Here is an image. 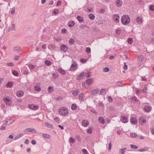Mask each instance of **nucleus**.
Masks as SVG:
<instances>
[{
  "mask_svg": "<svg viewBox=\"0 0 154 154\" xmlns=\"http://www.w3.org/2000/svg\"><path fill=\"white\" fill-rule=\"evenodd\" d=\"M130 19L128 15H123L121 19V22L122 24L126 25L130 22Z\"/></svg>",
  "mask_w": 154,
  "mask_h": 154,
  "instance_id": "nucleus-1",
  "label": "nucleus"
},
{
  "mask_svg": "<svg viewBox=\"0 0 154 154\" xmlns=\"http://www.w3.org/2000/svg\"><path fill=\"white\" fill-rule=\"evenodd\" d=\"M58 111L60 114L63 116L67 115L69 112L68 109L65 107L61 108L59 109Z\"/></svg>",
  "mask_w": 154,
  "mask_h": 154,
  "instance_id": "nucleus-2",
  "label": "nucleus"
},
{
  "mask_svg": "<svg viewBox=\"0 0 154 154\" xmlns=\"http://www.w3.org/2000/svg\"><path fill=\"white\" fill-rule=\"evenodd\" d=\"M3 101L7 104L10 106L11 103V99L9 97H6L3 98Z\"/></svg>",
  "mask_w": 154,
  "mask_h": 154,
  "instance_id": "nucleus-3",
  "label": "nucleus"
},
{
  "mask_svg": "<svg viewBox=\"0 0 154 154\" xmlns=\"http://www.w3.org/2000/svg\"><path fill=\"white\" fill-rule=\"evenodd\" d=\"M78 67V65L76 62L73 61L72 62L71 67L70 68V71H75L76 70Z\"/></svg>",
  "mask_w": 154,
  "mask_h": 154,
  "instance_id": "nucleus-4",
  "label": "nucleus"
},
{
  "mask_svg": "<svg viewBox=\"0 0 154 154\" xmlns=\"http://www.w3.org/2000/svg\"><path fill=\"white\" fill-rule=\"evenodd\" d=\"M146 120L144 117H140L139 120V122L141 125H143L146 123Z\"/></svg>",
  "mask_w": 154,
  "mask_h": 154,
  "instance_id": "nucleus-5",
  "label": "nucleus"
},
{
  "mask_svg": "<svg viewBox=\"0 0 154 154\" xmlns=\"http://www.w3.org/2000/svg\"><path fill=\"white\" fill-rule=\"evenodd\" d=\"M113 21L116 23H118L119 22V17L117 15H114L113 17Z\"/></svg>",
  "mask_w": 154,
  "mask_h": 154,
  "instance_id": "nucleus-6",
  "label": "nucleus"
},
{
  "mask_svg": "<svg viewBox=\"0 0 154 154\" xmlns=\"http://www.w3.org/2000/svg\"><path fill=\"white\" fill-rule=\"evenodd\" d=\"M28 107L31 109L33 110H36L39 108V107L38 105L33 104H29Z\"/></svg>",
  "mask_w": 154,
  "mask_h": 154,
  "instance_id": "nucleus-7",
  "label": "nucleus"
},
{
  "mask_svg": "<svg viewBox=\"0 0 154 154\" xmlns=\"http://www.w3.org/2000/svg\"><path fill=\"white\" fill-rule=\"evenodd\" d=\"M136 21L138 24H142L143 22L142 17L141 16L138 17L136 18Z\"/></svg>",
  "mask_w": 154,
  "mask_h": 154,
  "instance_id": "nucleus-8",
  "label": "nucleus"
},
{
  "mask_svg": "<svg viewBox=\"0 0 154 154\" xmlns=\"http://www.w3.org/2000/svg\"><path fill=\"white\" fill-rule=\"evenodd\" d=\"M60 48L61 50L64 52L67 51L68 49V47L66 45L63 44H62L60 45Z\"/></svg>",
  "mask_w": 154,
  "mask_h": 154,
  "instance_id": "nucleus-9",
  "label": "nucleus"
},
{
  "mask_svg": "<svg viewBox=\"0 0 154 154\" xmlns=\"http://www.w3.org/2000/svg\"><path fill=\"white\" fill-rule=\"evenodd\" d=\"M121 121L122 122L126 123L128 122V119L127 117L125 116H123L121 117Z\"/></svg>",
  "mask_w": 154,
  "mask_h": 154,
  "instance_id": "nucleus-10",
  "label": "nucleus"
},
{
  "mask_svg": "<svg viewBox=\"0 0 154 154\" xmlns=\"http://www.w3.org/2000/svg\"><path fill=\"white\" fill-rule=\"evenodd\" d=\"M25 132H32L33 133L36 134L37 133V131L34 129L32 128H27L25 130Z\"/></svg>",
  "mask_w": 154,
  "mask_h": 154,
  "instance_id": "nucleus-11",
  "label": "nucleus"
},
{
  "mask_svg": "<svg viewBox=\"0 0 154 154\" xmlns=\"http://www.w3.org/2000/svg\"><path fill=\"white\" fill-rule=\"evenodd\" d=\"M82 124L83 126L87 127L89 125V122L86 120H84L82 121Z\"/></svg>",
  "mask_w": 154,
  "mask_h": 154,
  "instance_id": "nucleus-12",
  "label": "nucleus"
},
{
  "mask_svg": "<svg viewBox=\"0 0 154 154\" xmlns=\"http://www.w3.org/2000/svg\"><path fill=\"white\" fill-rule=\"evenodd\" d=\"M144 110L146 112H149L151 110V107L149 106H145L144 107Z\"/></svg>",
  "mask_w": 154,
  "mask_h": 154,
  "instance_id": "nucleus-13",
  "label": "nucleus"
},
{
  "mask_svg": "<svg viewBox=\"0 0 154 154\" xmlns=\"http://www.w3.org/2000/svg\"><path fill=\"white\" fill-rule=\"evenodd\" d=\"M17 96L19 97H21L24 94L23 92L22 91H19L17 93Z\"/></svg>",
  "mask_w": 154,
  "mask_h": 154,
  "instance_id": "nucleus-14",
  "label": "nucleus"
},
{
  "mask_svg": "<svg viewBox=\"0 0 154 154\" xmlns=\"http://www.w3.org/2000/svg\"><path fill=\"white\" fill-rule=\"evenodd\" d=\"M131 122L132 124H135L137 123V120L135 117H132L131 119Z\"/></svg>",
  "mask_w": 154,
  "mask_h": 154,
  "instance_id": "nucleus-15",
  "label": "nucleus"
},
{
  "mask_svg": "<svg viewBox=\"0 0 154 154\" xmlns=\"http://www.w3.org/2000/svg\"><path fill=\"white\" fill-rule=\"evenodd\" d=\"M58 71L60 73L63 75H65L66 73V71L62 68H59Z\"/></svg>",
  "mask_w": 154,
  "mask_h": 154,
  "instance_id": "nucleus-16",
  "label": "nucleus"
},
{
  "mask_svg": "<svg viewBox=\"0 0 154 154\" xmlns=\"http://www.w3.org/2000/svg\"><path fill=\"white\" fill-rule=\"evenodd\" d=\"M79 90H73L71 91L72 94L74 96H77L78 94L79 93Z\"/></svg>",
  "mask_w": 154,
  "mask_h": 154,
  "instance_id": "nucleus-17",
  "label": "nucleus"
},
{
  "mask_svg": "<svg viewBox=\"0 0 154 154\" xmlns=\"http://www.w3.org/2000/svg\"><path fill=\"white\" fill-rule=\"evenodd\" d=\"M122 4V2L120 0H117L116 1V4L117 7L121 6Z\"/></svg>",
  "mask_w": 154,
  "mask_h": 154,
  "instance_id": "nucleus-18",
  "label": "nucleus"
},
{
  "mask_svg": "<svg viewBox=\"0 0 154 154\" xmlns=\"http://www.w3.org/2000/svg\"><path fill=\"white\" fill-rule=\"evenodd\" d=\"M99 91V90L98 89H94L91 91V94L93 95H95L97 94Z\"/></svg>",
  "mask_w": 154,
  "mask_h": 154,
  "instance_id": "nucleus-19",
  "label": "nucleus"
},
{
  "mask_svg": "<svg viewBox=\"0 0 154 154\" xmlns=\"http://www.w3.org/2000/svg\"><path fill=\"white\" fill-rule=\"evenodd\" d=\"M75 24V23L73 21H70L68 23V26L69 27L73 26Z\"/></svg>",
  "mask_w": 154,
  "mask_h": 154,
  "instance_id": "nucleus-20",
  "label": "nucleus"
},
{
  "mask_svg": "<svg viewBox=\"0 0 154 154\" xmlns=\"http://www.w3.org/2000/svg\"><path fill=\"white\" fill-rule=\"evenodd\" d=\"M69 142L73 143L75 142L76 140L72 137H70L69 139Z\"/></svg>",
  "mask_w": 154,
  "mask_h": 154,
  "instance_id": "nucleus-21",
  "label": "nucleus"
},
{
  "mask_svg": "<svg viewBox=\"0 0 154 154\" xmlns=\"http://www.w3.org/2000/svg\"><path fill=\"white\" fill-rule=\"evenodd\" d=\"M93 82V80L91 79H90L87 80L86 81V83L88 85L91 84Z\"/></svg>",
  "mask_w": 154,
  "mask_h": 154,
  "instance_id": "nucleus-22",
  "label": "nucleus"
},
{
  "mask_svg": "<svg viewBox=\"0 0 154 154\" xmlns=\"http://www.w3.org/2000/svg\"><path fill=\"white\" fill-rule=\"evenodd\" d=\"M75 43V41L72 38H70L69 41V43L70 45H73Z\"/></svg>",
  "mask_w": 154,
  "mask_h": 154,
  "instance_id": "nucleus-23",
  "label": "nucleus"
},
{
  "mask_svg": "<svg viewBox=\"0 0 154 154\" xmlns=\"http://www.w3.org/2000/svg\"><path fill=\"white\" fill-rule=\"evenodd\" d=\"M84 94L82 93H80L79 95V99L81 101L84 100L83 98Z\"/></svg>",
  "mask_w": 154,
  "mask_h": 154,
  "instance_id": "nucleus-24",
  "label": "nucleus"
},
{
  "mask_svg": "<svg viewBox=\"0 0 154 154\" xmlns=\"http://www.w3.org/2000/svg\"><path fill=\"white\" fill-rule=\"evenodd\" d=\"M14 121V120H8L6 121V123L5 124V125H9L13 122Z\"/></svg>",
  "mask_w": 154,
  "mask_h": 154,
  "instance_id": "nucleus-25",
  "label": "nucleus"
},
{
  "mask_svg": "<svg viewBox=\"0 0 154 154\" xmlns=\"http://www.w3.org/2000/svg\"><path fill=\"white\" fill-rule=\"evenodd\" d=\"M126 149V148H124L122 149H120L119 151V154H124Z\"/></svg>",
  "mask_w": 154,
  "mask_h": 154,
  "instance_id": "nucleus-26",
  "label": "nucleus"
},
{
  "mask_svg": "<svg viewBox=\"0 0 154 154\" xmlns=\"http://www.w3.org/2000/svg\"><path fill=\"white\" fill-rule=\"evenodd\" d=\"M99 122L102 124H104L105 122V121L104 119L101 117H99Z\"/></svg>",
  "mask_w": 154,
  "mask_h": 154,
  "instance_id": "nucleus-27",
  "label": "nucleus"
},
{
  "mask_svg": "<svg viewBox=\"0 0 154 154\" xmlns=\"http://www.w3.org/2000/svg\"><path fill=\"white\" fill-rule=\"evenodd\" d=\"M14 50L17 52H19L21 50V48L19 46H16L14 47Z\"/></svg>",
  "mask_w": 154,
  "mask_h": 154,
  "instance_id": "nucleus-28",
  "label": "nucleus"
},
{
  "mask_svg": "<svg viewBox=\"0 0 154 154\" xmlns=\"http://www.w3.org/2000/svg\"><path fill=\"white\" fill-rule=\"evenodd\" d=\"M77 106L76 104H73L71 107V109L72 110H75L77 109Z\"/></svg>",
  "mask_w": 154,
  "mask_h": 154,
  "instance_id": "nucleus-29",
  "label": "nucleus"
},
{
  "mask_svg": "<svg viewBox=\"0 0 154 154\" xmlns=\"http://www.w3.org/2000/svg\"><path fill=\"white\" fill-rule=\"evenodd\" d=\"M44 124L45 126H46L47 127L50 128H53V126L51 124L48 123L47 122H45L44 123Z\"/></svg>",
  "mask_w": 154,
  "mask_h": 154,
  "instance_id": "nucleus-30",
  "label": "nucleus"
},
{
  "mask_svg": "<svg viewBox=\"0 0 154 154\" xmlns=\"http://www.w3.org/2000/svg\"><path fill=\"white\" fill-rule=\"evenodd\" d=\"M35 90L37 91H40L41 90L40 87L38 85H36L34 87Z\"/></svg>",
  "mask_w": 154,
  "mask_h": 154,
  "instance_id": "nucleus-31",
  "label": "nucleus"
},
{
  "mask_svg": "<svg viewBox=\"0 0 154 154\" xmlns=\"http://www.w3.org/2000/svg\"><path fill=\"white\" fill-rule=\"evenodd\" d=\"M13 85V83L11 82H9L7 85V88H11Z\"/></svg>",
  "mask_w": 154,
  "mask_h": 154,
  "instance_id": "nucleus-32",
  "label": "nucleus"
},
{
  "mask_svg": "<svg viewBox=\"0 0 154 154\" xmlns=\"http://www.w3.org/2000/svg\"><path fill=\"white\" fill-rule=\"evenodd\" d=\"M42 135L44 138H50V135L46 134H43Z\"/></svg>",
  "mask_w": 154,
  "mask_h": 154,
  "instance_id": "nucleus-33",
  "label": "nucleus"
},
{
  "mask_svg": "<svg viewBox=\"0 0 154 154\" xmlns=\"http://www.w3.org/2000/svg\"><path fill=\"white\" fill-rule=\"evenodd\" d=\"M23 134L22 133H20L19 134H18L17 136H16L15 137V138L14 139V140H16L18 139V138H19L20 137L22 136H23Z\"/></svg>",
  "mask_w": 154,
  "mask_h": 154,
  "instance_id": "nucleus-34",
  "label": "nucleus"
},
{
  "mask_svg": "<svg viewBox=\"0 0 154 154\" xmlns=\"http://www.w3.org/2000/svg\"><path fill=\"white\" fill-rule=\"evenodd\" d=\"M88 17L91 20H93L95 18V16L93 14H89L88 15Z\"/></svg>",
  "mask_w": 154,
  "mask_h": 154,
  "instance_id": "nucleus-35",
  "label": "nucleus"
},
{
  "mask_svg": "<svg viewBox=\"0 0 154 154\" xmlns=\"http://www.w3.org/2000/svg\"><path fill=\"white\" fill-rule=\"evenodd\" d=\"M133 42V39L131 38H129L128 39V44L131 45Z\"/></svg>",
  "mask_w": 154,
  "mask_h": 154,
  "instance_id": "nucleus-36",
  "label": "nucleus"
},
{
  "mask_svg": "<svg viewBox=\"0 0 154 154\" xmlns=\"http://www.w3.org/2000/svg\"><path fill=\"white\" fill-rule=\"evenodd\" d=\"M85 73L84 72H82L81 73L80 75H79L78 78V80H80L82 78L84 75Z\"/></svg>",
  "mask_w": 154,
  "mask_h": 154,
  "instance_id": "nucleus-37",
  "label": "nucleus"
},
{
  "mask_svg": "<svg viewBox=\"0 0 154 154\" xmlns=\"http://www.w3.org/2000/svg\"><path fill=\"white\" fill-rule=\"evenodd\" d=\"M138 59L139 60L142 61L143 60V56L142 55H140L138 56Z\"/></svg>",
  "mask_w": 154,
  "mask_h": 154,
  "instance_id": "nucleus-38",
  "label": "nucleus"
},
{
  "mask_svg": "<svg viewBox=\"0 0 154 154\" xmlns=\"http://www.w3.org/2000/svg\"><path fill=\"white\" fill-rule=\"evenodd\" d=\"M148 149V148L147 147H145L142 149H140L139 151L140 152H144L147 150Z\"/></svg>",
  "mask_w": 154,
  "mask_h": 154,
  "instance_id": "nucleus-39",
  "label": "nucleus"
},
{
  "mask_svg": "<svg viewBox=\"0 0 154 154\" xmlns=\"http://www.w3.org/2000/svg\"><path fill=\"white\" fill-rule=\"evenodd\" d=\"M77 19L79 20V21L81 22H83V21L82 17L80 16H78L77 17Z\"/></svg>",
  "mask_w": 154,
  "mask_h": 154,
  "instance_id": "nucleus-40",
  "label": "nucleus"
},
{
  "mask_svg": "<svg viewBox=\"0 0 154 154\" xmlns=\"http://www.w3.org/2000/svg\"><path fill=\"white\" fill-rule=\"evenodd\" d=\"M45 63L47 66H50L51 65V62L48 60H46Z\"/></svg>",
  "mask_w": 154,
  "mask_h": 154,
  "instance_id": "nucleus-41",
  "label": "nucleus"
},
{
  "mask_svg": "<svg viewBox=\"0 0 154 154\" xmlns=\"http://www.w3.org/2000/svg\"><path fill=\"white\" fill-rule=\"evenodd\" d=\"M91 52V49L89 47H87L86 48V52L87 53H90Z\"/></svg>",
  "mask_w": 154,
  "mask_h": 154,
  "instance_id": "nucleus-42",
  "label": "nucleus"
},
{
  "mask_svg": "<svg viewBox=\"0 0 154 154\" xmlns=\"http://www.w3.org/2000/svg\"><path fill=\"white\" fill-rule=\"evenodd\" d=\"M53 77L54 79H56L58 77V75L56 73H53L52 74Z\"/></svg>",
  "mask_w": 154,
  "mask_h": 154,
  "instance_id": "nucleus-43",
  "label": "nucleus"
},
{
  "mask_svg": "<svg viewBox=\"0 0 154 154\" xmlns=\"http://www.w3.org/2000/svg\"><path fill=\"white\" fill-rule=\"evenodd\" d=\"M12 74L16 76H17L18 75V72L16 71H13L12 72Z\"/></svg>",
  "mask_w": 154,
  "mask_h": 154,
  "instance_id": "nucleus-44",
  "label": "nucleus"
},
{
  "mask_svg": "<svg viewBox=\"0 0 154 154\" xmlns=\"http://www.w3.org/2000/svg\"><path fill=\"white\" fill-rule=\"evenodd\" d=\"M130 136L132 137H136L137 136V134L135 133H131V134Z\"/></svg>",
  "mask_w": 154,
  "mask_h": 154,
  "instance_id": "nucleus-45",
  "label": "nucleus"
},
{
  "mask_svg": "<svg viewBox=\"0 0 154 154\" xmlns=\"http://www.w3.org/2000/svg\"><path fill=\"white\" fill-rule=\"evenodd\" d=\"M58 13V9H55L53 11V14L54 15H56Z\"/></svg>",
  "mask_w": 154,
  "mask_h": 154,
  "instance_id": "nucleus-46",
  "label": "nucleus"
},
{
  "mask_svg": "<svg viewBox=\"0 0 154 154\" xmlns=\"http://www.w3.org/2000/svg\"><path fill=\"white\" fill-rule=\"evenodd\" d=\"M28 66L30 69H32L35 67V65H33L31 64H29Z\"/></svg>",
  "mask_w": 154,
  "mask_h": 154,
  "instance_id": "nucleus-47",
  "label": "nucleus"
},
{
  "mask_svg": "<svg viewBox=\"0 0 154 154\" xmlns=\"http://www.w3.org/2000/svg\"><path fill=\"white\" fill-rule=\"evenodd\" d=\"M108 100L109 102H112L113 101L112 98L111 96H109L108 97Z\"/></svg>",
  "mask_w": 154,
  "mask_h": 154,
  "instance_id": "nucleus-48",
  "label": "nucleus"
},
{
  "mask_svg": "<svg viewBox=\"0 0 154 154\" xmlns=\"http://www.w3.org/2000/svg\"><path fill=\"white\" fill-rule=\"evenodd\" d=\"M149 9L152 11H154V5H151L149 7Z\"/></svg>",
  "mask_w": 154,
  "mask_h": 154,
  "instance_id": "nucleus-49",
  "label": "nucleus"
},
{
  "mask_svg": "<svg viewBox=\"0 0 154 154\" xmlns=\"http://www.w3.org/2000/svg\"><path fill=\"white\" fill-rule=\"evenodd\" d=\"M82 151L84 154H88V153L86 149H82Z\"/></svg>",
  "mask_w": 154,
  "mask_h": 154,
  "instance_id": "nucleus-50",
  "label": "nucleus"
},
{
  "mask_svg": "<svg viewBox=\"0 0 154 154\" xmlns=\"http://www.w3.org/2000/svg\"><path fill=\"white\" fill-rule=\"evenodd\" d=\"M131 147L132 149H137L138 148V147L135 145L132 144L131 145Z\"/></svg>",
  "mask_w": 154,
  "mask_h": 154,
  "instance_id": "nucleus-51",
  "label": "nucleus"
},
{
  "mask_svg": "<svg viewBox=\"0 0 154 154\" xmlns=\"http://www.w3.org/2000/svg\"><path fill=\"white\" fill-rule=\"evenodd\" d=\"M91 74V72H88L85 75V76L87 78H89Z\"/></svg>",
  "mask_w": 154,
  "mask_h": 154,
  "instance_id": "nucleus-52",
  "label": "nucleus"
},
{
  "mask_svg": "<svg viewBox=\"0 0 154 154\" xmlns=\"http://www.w3.org/2000/svg\"><path fill=\"white\" fill-rule=\"evenodd\" d=\"M48 89L49 92H51L53 91V88L51 87H49Z\"/></svg>",
  "mask_w": 154,
  "mask_h": 154,
  "instance_id": "nucleus-53",
  "label": "nucleus"
},
{
  "mask_svg": "<svg viewBox=\"0 0 154 154\" xmlns=\"http://www.w3.org/2000/svg\"><path fill=\"white\" fill-rule=\"evenodd\" d=\"M54 119L55 120V121L57 122H59L60 119L59 117H56L54 118Z\"/></svg>",
  "mask_w": 154,
  "mask_h": 154,
  "instance_id": "nucleus-54",
  "label": "nucleus"
},
{
  "mask_svg": "<svg viewBox=\"0 0 154 154\" xmlns=\"http://www.w3.org/2000/svg\"><path fill=\"white\" fill-rule=\"evenodd\" d=\"M87 132L89 134H91L92 133V131L91 128H89L87 130Z\"/></svg>",
  "mask_w": 154,
  "mask_h": 154,
  "instance_id": "nucleus-55",
  "label": "nucleus"
},
{
  "mask_svg": "<svg viewBox=\"0 0 154 154\" xmlns=\"http://www.w3.org/2000/svg\"><path fill=\"white\" fill-rule=\"evenodd\" d=\"M105 91H106V90L105 89H102L100 90V94H103V93L104 92H105Z\"/></svg>",
  "mask_w": 154,
  "mask_h": 154,
  "instance_id": "nucleus-56",
  "label": "nucleus"
},
{
  "mask_svg": "<svg viewBox=\"0 0 154 154\" xmlns=\"http://www.w3.org/2000/svg\"><path fill=\"white\" fill-rule=\"evenodd\" d=\"M109 70V68L107 67H106L103 69V71L105 72H108Z\"/></svg>",
  "mask_w": 154,
  "mask_h": 154,
  "instance_id": "nucleus-57",
  "label": "nucleus"
},
{
  "mask_svg": "<svg viewBox=\"0 0 154 154\" xmlns=\"http://www.w3.org/2000/svg\"><path fill=\"white\" fill-rule=\"evenodd\" d=\"M147 88L146 87H144L142 89V91L143 93H146V92Z\"/></svg>",
  "mask_w": 154,
  "mask_h": 154,
  "instance_id": "nucleus-58",
  "label": "nucleus"
},
{
  "mask_svg": "<svg viewBox=\"0 0 154 154\" xmlns=\"http://www.w3.org/2000/svg\"><path fill=\"white\" fill-rule=\"evenodd\" d=\"M87 61V60L86 59H80V61L82 63H85Z\"/></svg>",
  "mask_w": 154,
  "mask_h": 154,
  "instance_id": "nucleus-59",
  "label": "nucleus"
},
{
  "mask_svg": "<svg viewBox=\"0 0 154 154\" xmlns=\"http://www.w3.org/2000/svg\"><path fill=\"white\" fill-rule=\"evenodd\" d=\"M61 4V2L60 1H58L57 4L56 5V6L58 7Z\"/></svg>",
  "mask_w": 154,
  "mask_h": 154,
  "instance_id": "nucleus-60",
  "label": "nucleus"
},
{
  "mask_svg": "<svg viewBox=\"0 0 154 154\" xmlns=\"http://www.w3.org/2000/svg\"><path fill=\"white\" fill-rule=\"evenodd\" d=\"M121 32V30L120 29H117L116 30V33L117 34H119Z\"/></svg>",
  "mask_w": 154,
  "mask_h": 154,
  "instance_id": "nucleus-61",
  "label": "nucleus"
},
{
  "mask_svg": "<svg viewBox=\"0 0 154 154\" xmlns=\"http://www.w3.org/2000/svg\"><path fill=\"white\" fill-rule=\"evenodd\" d=\"M20 57V56H14V59L15 60H18Z\"/></svg>",
  "mask_w": 154,
  "mask_h": 154,
  "instance_id": "nucleus-62",
  "label": "nucleus"
},
{
  "mask_svg": "<svg viewBox=\"0 0 154 154\" xmlns=\"http://www.w3.org/2000/svg\"><path fill=\"white\" fill-rule=\"evenodd\" d=\"M151 133L154 135V127H152L151 129Z\"/></svg>",
  "mask_w": 154,
  "mask_h": 154,
  "instance_id": "nucleus-63",
  "label": "nucleus"
},
{
  "mask_svg": "<svg viewBox=\"0 0 154 154\" xmlns=\"http://www.w3.org/2000/svg\"><path fill=\"white\" fill-rule=\"evenodd\" d=\"M46 47L47 45H44L42 46V48L44 50H45L46 48Z\"/></svg>",
  "mask_w": 154,
  "mask_h": 154,
  "instance_id": "nucleus-64",
  "label": "nucleus"
}]
</instances>
